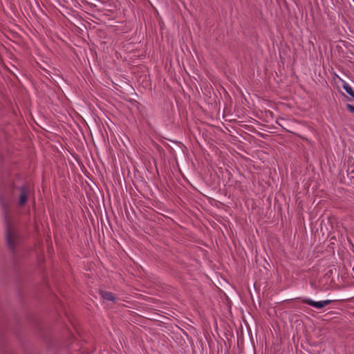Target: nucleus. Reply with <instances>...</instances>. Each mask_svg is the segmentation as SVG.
I'll use <instances>...</instances> for the list:
<instances>
[{
    "mask_svg": "<svg viewBox=\"0 0 354 354\" xmlns=\"http://www.w3.org/2000/svg\"><path fill=\"white\" fill-rule=\"evenodd\" d=\"M342 87L346 92L352 97L354 100V91L352 87L344 80H342Z\"/></svg>",
    "mask_w": 354,
    "mask_h": 354,
    "instance_id": "5",
    "label": "nucleus"
},
{
    "mask_svg": "<svg viewBox=\"0 0 354 354\" xmlns=\"http://www.w3.org/2000/svg\"><path fill=\"white\" fill-rule=\"evenodd\" d=\"M346 107L347 109L351 112V113H354V106L350 104H348L346 105Z\"/></svg>",
    "mask_w": 354,
    "mask_h": 354,
    "instance_id": "6",
    "label": "nucleus"
},
{
    "mask_svg": "<svg viewBox=\"0 0 354 354\" xmlns=\"http://www.w3.org/2000/svg\"><path fill=\"white\" fill-rule=\"evenodd\" d=\"M100 295L102 298L107 301H114L115 299V295L110 292L100 291Z\"/></svg>",
    "mask_w": 354,
    "mask_h": 354,
    "instance_id": "4",
    "label": "nucleus"
},
{
    "mask_svg": "<svg viewBox=\"0 0 354 354\" xmlns=\"http://www.w3.org/2000/svg\"><path fill=\"white\" fill-rule=\"evenodd\" d=\"M302 302L308 305H310L313 307L320 309L325 307L327 305H329L332 302V300L327 299L319 301H315L310 298H304L302 299Z\"/></svg>",
    "mask_w": 354,
    "mask_h": 354,
    "instance_id": "1",
    "label": "nucleus"
},
{
    "mask_svg": "<svg viewBox=\"0 0 354 354\" xmlns=\"http://www.w3.org/2000/svg\"><path fill=\"white\" fill-rule=\"evenodd\" d=\"M15 237V232L10 228L6 230V241L10 248H13L15 243L14 239Z\"/></svg>",
    "mask_w": 354,
    "mask_h": 354,
    "instance_id": "2",
    "label": "nucleus"
},
{
    "mask_svg": "<svg viewBox=\"0 0 354 354\" xmlns=\"http://www.w3.org/2000/svg\"><path fill=\"white\" fill-rule=\"evenodd\" d=\"M21 194L19 197V204L20 205H23L27 201L28 198V191L26 187H21Z\"/></svg>",
    "mask_w": 354,
    "mask_h": 354,
    "instance_id": "3",
    "label": "nucleus"
}]
</instances>
